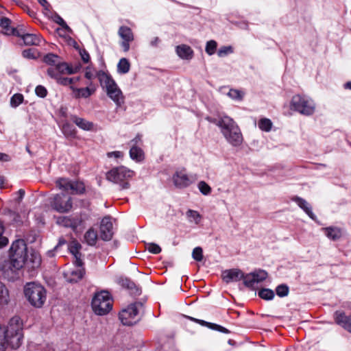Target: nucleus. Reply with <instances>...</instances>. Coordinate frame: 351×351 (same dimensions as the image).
<instances>
[{"label":"nucleus","mask_w":351,"mask_h":351,"mask_svg":"<svg viewBox=\"0 0 351 351\" xmlns=\"http://www.w3.org/2000/svg\"><path fill=\"white\" fill-rule=\"evenodd\" d=\"M52 208L59 213H67L72 208V199L63 193L56 195L51 202Z\"/></svg>","instance_id":"9b49d317"},{"label":"nucleus","mask_w":351,"mask_h":351,"mask_svg":"<svg viewBox=\"0 0 351 351\" xmlns=\"http://www.w3.org/2000/svg\"><path fill=\"white\" fill-rule=\"evenodd\" d=\"M121 285L130 289H132L134 287V284L128 278L121 280Z\"/></svg>","instance_id":"5fc2aeb1"},{"label":"nucleus","mask_w":351,"mask_h":351,"mask_svg":"<svg viewBox=\"0 0 351 351\" xmlns=\"http://www.w3.org/2000/svg\"><path fill=\"white\" fill-rule=\"evenodd\" d=\"M74 265L75 267L74 269L64 273L66 280L71 283L77 282L80 280L85 274L84 269L82 267L83 263L80 265L77 264Z\"/></svg>","instance_id":"6ab92c4d"},{"label":"nucleus","mask_w":351,"mask_h":351,"mask_svg":"<svg viewBox=\"0 0 351 351\" xmlns=\"http://www.w3.org/2000/svg\"><path fill=\"white\" fill-rule=\"evenodd\" d=\"M67 74L66 73H55L52 69L49 71V76L55 79L56 82L63 86H74V84L80 80V77H64L62 75Z\"/></svg>","instance_id":"aec40b11"},{"label":"nucleus","mask_w":351,"mask_h":351,"mask_svg":"<svg viewBox=\"0 0 351 351\" xmlns=\"http://www.w3.org/2000/svg\"><path fill=\"white\" fill-rule=\"evenodd\" d=\"M73 97L75 99H87L91 96L95 91V88L92 86V82L87 84L85 88H77L75 86H71Z\"/></svg>","instance_id":"a211bd4d"},{"label":"nucleus","mask_w":351,"mask_h":351,"mask_svg":"<svg viewBox=\"0 0 351 351\" xmlns=\"http://www.w3.org/2000/svg\"><path fill=\"white\" fill-rule=\"evenodd\" d=\"M267 277V273L263 269H258L254 272L244 274V285L250 288H254L256 285L265 280Z\"/></svg>","instance_id":"2eb2a0df"},{"label":"nucleus","mask_w":351,"mask_h":351,"mask_svg":"<svg viewBox=\"0 0 351 351\" xmlns=\"http://www.w3.org/2000/svg\"><path fill=\"white\" fill-rule=\"evenodd\" d=\"M258 128L265 132H269L272 127V122L267 118L261 119L258 123Z\"/></svg>","instance_id":"4c0bfd02"},{"label":"nucleus","mask_w":351,"mask_h":351,"mask_svg":"<svg viewBox=\"0 0 351 351\" xmlns=\"http://www.w3.org/2000/svg\"><path fill=\"white\" fill-rule=\"evenodd\" d=\"M17 197H16V200L20 202L25 195V191L23 189H20L16 193Z\"/></svg>","instance_id":"e2e57ef3"},{"label":"nucleus","mask_w":351,"mask_h":351,"mask_svg":"<svg viewBox=\"0 0 351 351\" xmlns=\"http://www.w3.org/2000/svg\"><path fill=\"white\" fill-rule=\"evenodd\" d=\"M147 250L154 254H157L161 252L160 247L156 243H149L147 245Z\"/></svg>","instance_id":"3c124183"},{"label":"nucleus","mask_w":351,"mask_h":351,"mask_svg":"<svg viewBox=\"0 0 351 351\" xmlns=\"http://www.w3.org/2000/svg\"><path fill=\"white\" fill-rule=\"evenodd\" d=\"M217 47V43L214 40H210L206 44L205 51L208 55L212 56L216 52Z\"/></svg>","instance_id":"a19ab883"},{"label":"nucleus","mask_w":351,"mask_h":351,"mask_svg":"<svg viewBox=\"0 0 351 351\" xmlns=\"http://www.w3.org/2000/svg\"><path fill=\"white\" fill-rule=\"evenodd\" d=\"M43 61L49 66L47 71L48 75L49 71L51 69H52L55 73H66L67 75H71L77 73L81 69L80 64H77L74 66L69 65L61 61L60 56L52 53L44 56Z\"/></svg>","instance_id":"20e7f679"},{"label":"nucleus","mask_w":351,"mask_h":351,"mask_svg":"<svg viewBox=\"0 0 351 351\" xmlns=\"http://www.w3.org/2000/svg\"><path fill=\"white\" fill-rule=\"evenodd\" d=\"M118 35L121 41L119 45L124 52H128L130 49V43L134 40V35L130 27L122 25L119 28Z\"/></svg>","instance_id":"f8f14e48"},{"label":"nucleus","mask_w":351,"mask_h":351,"mask_svg":"<svg viewBox=\"0 0 351 351\" xmlns=\"http://www.w3.org/2000/svg\"><path fill=\"white\" fill-rule=\"evenodd\" d=\"M123 153L119 151H115V152H112L108 153V156L110 158L114 157L116 158H119L123 157Z\"/></svg>","instance_id":"4d7b16f0"},{"label":"nucleus","mask_w":351,"mask_h":351,"mask_svg":"<svg viewBox=\"0 0 351 351\" xmlns=\"http://www.w3.org/2000/svg\"><path fill=\"white\" fill-rule=\"evenodd\" d=\"M99 71H95V69L92 65H88L85 69L84 76L87 80H92L95 77H97V73Z\"/></svg>","instance_id":"c03bdc74"},{"label":"nucleus","mask_w":351,"mask_h":351,"mask_svg":"<svg viewBox=\"0 0 351 351\" xmlns=\"http://www.w3.org/2000/svg\"><path fill=\"white\" fill-rule=\"evenodd\" d=\"M176 53L180 59L184 60H191L194 56L193 49L185 44L176 46Z\"/></svg>","instance_id":"393cba45"},{"label":"nucleus","mask_w":351,"mask_h":351,"mask_svg":"<svg viewBox=\"0 0 351 351\" xmlns=\"http://www.w3.org/2000/svg\"><path fill=\"white\" fill-rule=\"evenodd\" d=\"M130 157L136 162H141L144 159V152L138 146L132 145L130 149Z\"/></svg>","instance_id":"7c9ffc66"},{"label":"nucleus","mask_w":351,"mask_h":351,"mask_svg":"<svg viewBox=\"0 0 351 351\" xmlns=\"http://www.w3.org/2000/svg\"><path fill=\"white\" fill-rule=\"evenodd\" d=\"M289 291L288 286L284 284L278 285L276 289V294L280 298L287 296Z\"/></svg>","instance_id":"49530a36"},{"label":"nucleus","mask_w":351,"mask_h":351,"mask_svg":"<svg viewBox=\"0 0 351 351\" xmlns=\"http://www.w3.org/2000/svg\"><path fill=\"white\" fill-rule=\"evenodd\" d=\"M112 223L110 217L102 219L100 225V237L104 241H110L112 238Z\"/></svg>","instance_id":"f3484780"},{"label":"nucleus","mask_w":351,"mask_h":351,"mask_svg":"<svg viewBox=\"0 0 351 351\" xmlns=\"http://www.w3.org/2000/svg\"><path fill=\"white\" fill-rule=\"evenodd\" d=\"M66 241H65L64 239H63V238L60 239L58 243L54 248V250L58 252L60 247H62V245H66Z\"/></svg>","instance_id":"052dcab7"},{"label":"nucleus","mask_w":351,"mask_h":351,"mask_svg":"<svg viewBox=\"0 0 351 351\" xmlns=\"http://www.w3.org/2000/svg\"><path fill=\"white\" fill-rule=\"evenodd\" d=\"M5 182V179L3 177H0V189L3 188Z\"/></svg>","instance_id":"338daca9"},{"label":"nucleus","mask_w":351,"mask_h":351,"mask_svg":"<svg viewBox=\"0 0 351 351\" xmlns=\"http://www.w3.org/2000/svg\"><path fill=\"white\" fill-rule=\"evenodd\" d=\"M292 200L295 202L298 206L302 209L306 215L313 220L315 221L317 217L312 211V207L311 204L306 202L304 199L295 196L292 198Z\"/></svg>","instance_id":"a878e982"},{"label":"nucleus","mask_w":351,"mask_h":351,"mask_svg":"<svg viewBox=\"0 0 351 351\" xmlns=\"http://www.w3.org/2000/svg\"><path fill=\"white\" fill-rule=\"evenodd\" d=\"M343 87L346 89L351 90V82H348L343 84Z\"/></svg>","instance_id":"69168bd1"},{"label":"nucleus","mask_w":351,"mask_h":351,"mask_svg":"<svg viewBox=\"0 0 351 351\" xmlns=\"http://www.w3.org/2000/svg\"><path fill=\"white\" fill-rule=\"evenodd\" d=\"M23 101V96L21 94H14L10 99V105L13 108L19 106Z\"/></svg>","instance_id":"a18cd8bd"},{"label":"nucleus","mask_w":351,"mask_h":351,"mask_svg":"<svg viewBox=\"0 0 351 351\" xmlns=\"http://www.w3.org/2000/svg\"><path fill=\"white\" fill-rule=\"evenodd\" d=\"M57 222L62 226L71 228L74 230L81 225L82 220L77 216L60 217L58 219Z\"/></svg>","instance_id":"4be33fe9"},{"label":"nucleus","mask_w":351,"mask_h":351,"mask_svg":"<svg viewBox=\"0 0 351 351\" xmlns=\"http://www.w3.org/2000/svg\"><path fill=\"white\" fill-rule=\"evenodd\" d=\"M59 32V35L60 36H63V37H65L66 36V33H69L67 31H65V30H63V31H58Z\"/></svg>","instance_id":"774afa93"},{"label":"nucleus","mask_w":351,"mask_h":351,"mask_svg":"<svg viewBox=\"0 0 351 351\" xmlns=\"http://www.w3.org/2000/svg\"><path fill=\"white\" fill-rule=\"evenodd\" d=\"M23 56L25 58L35 59L36 58V51L33 49H25L23 51Z\"/></svg>","instance_id":"603ef678"},{"label":"nucleus","mask_w":351,"mask_h":351,"mask_svg":"<svg viewBox=\"0 0 351 351\" xmlns=\"http://www.w3.org/2000/svg\"><path fill=\"white\" fill-rule=\"evenodd\" d=\"M227 95L232 100L235 101H243L245 92L243 90L236 89V88H230L227 93Z\"/></svg>","instance_id":"473e14b6"},{"label":"nucleus","mask_w":351,"mask_h":351,"mask_svg":"<svg viewBox=\"0 0 351 351\" xmlns=\"http://www.w3.org/2000/svg\"><path fill=\"white\" fill-rule=\"evenodd\" d=\"M9 301V293L5 285L0 281V304H6Z\"/></svg>","instance_id":"e433bc0d"},{"label":"nucleus","mask_w":351,"mask_h":351,"mask_svg":"<svg viewBox=\"0 0 351 351\" xmlns=\"http://www.w3.org/2000/svg\"><path fill=\"white\" fill-rule=\"evenodd\" d=\"M62 131L65 135H73V132L71 130V125L68 123L64 124Z\"/></svg>","instance_id":"6e6d98bb"},{"label":"nucleus","mask_w":351,"mask_h":351,"mask_svg":"<svg viewBox=\"0 0 351 351\" xmlns=\"http://www.w3.org/2000/svg\"><path fill=\"white\" fill-rule=\"evenodd\" d=\"M290 109L304 116H311L315 112L316 104L309 96L297 94L291 99Z\"/></svg>","instance_id":"423d86ee"},{"label":"nucleus","mask_w":351,"mask_h":351,"mask_svg":"<svg viewBox=\"0 0 351 351\" xmlns=\"http://www.w3.org/2000/svg\"><path fill=\"white\" fill-rule=\"evenodd\" d=\"M97 76L101 86L105 89L108 97L115 103L117 107H120L124 103V96L112 76L104 71H99Z\"/></svg>","instance_id":"7ed1b4c3"},{"label":"nucleus","mask_w":351,"mask_h":351,"mask_svg":"<svg viewBox=\"0 0 351 351\" xmlns=\"http://www.w3.org/2000/svg\"><path fill=\"white\" fill-rule=\"evenodd\" d=\"M56 183L59 189L69 194H81L85 191V187L82 182L71 181L67 178H59L56 180Z\"/></svg>","instance_id":"9d476101"},{"label":"nucleus","mask_w":351,"mask_h":351,"mask_svg":"<svg viewBox=\"0 0 351 351\" xmlns=\"http://www.w3.org/2000/svg\"><path fill=\"white\" fill-rule=\"evenodd\" d=\"M23 338V327L19 317L10 319L7 326H0V351H5L8 347L18 348Z\"/></svg>","instance_id":"f03ea898"},{"label":"nucleus","mask_w":351,"mask_h":351,"mask_svg":"<svg viewBox=\"0 0 351 351\" xmlns=\"http://www.w3.org/2000/svg\"><path fill=\"white\" fill-rule=\"evenodd\" d=\"M4 228L3 223L0 221V247L5 246L8 243V239L3 235Z\"/></svg>","instance_id":"8fccbe9b"},{"label":"nucleus","mask_w":351,"mask_h":351,"mask_svg":"<svg viewBox=\"0 0 351 351\" xmlns=\"http://www.w3.org/2000/svg\"><path fill=\"white\" fill-rule=\"evenodd\" d=\"M67 248L74 256V264H77L78 265L82 264L83 262L81 258L82 254L80 252V250L81 249L80 243L75 240L72 241L67 245Z\"/></svg>","instance_id":"bb28decb"},{"label":"nucleus","mask_w":351,"mask_h":351,"mask_svg":"<svg viewBox=\"0 0 351 351\" xmlns=\"http://www.w3.org/2000/svg\"><path fill=\"white\" fill-rule=\"evenodd\" d=\"M335 322L344 329L351 332V315L347 316L342 311H336L335 313Z\"/></svg>","instance_id":"b1692460"},{"label":"nucleus","mask_w":351,"mask_h":351,"mask_svg":"<svg viewBox=\"0 0 351 351\" xmlns=\"http://www.w3.org/2000/svg\"><path fill=\"white\" fill-rule=\"evenodd\" d=\"M11 21L7 17L0 18V27L2 28V33L7 36H21V31L17 28L10 26Z\"/></svg>","instance_id":"5701e85b"},{"label":"nucleus","mask_w":351,"mask_h":351,"mask_svg":"<svg viewBox=\"0 0 351 351\" xmlns=\"http://www.w3.org/2000/svg\"><path fill=\"white\" fill-rule=\"evenodd\" d=\"M258 295L263 300H271L274 297V292L269 289H262L258 291Z\"/></svg>","instance_id":"ea45409f"},{"label":"nucleus","mask_w":351,"mask_h":351,"mask_svg":"<svg viewBox=\"0 0 351 351\" xmlns=\"http://www.w3.org/2000/svg\"><path fill=\"white\" fill-rule=\"evenodd\" d=\"M134 176V171L124 166H120L110 170L106 173V178L108 181L118 184L121 189H128L130 186L129 180Z\"/></svg>","instance_id":"0eeeda50"},{"label":"nucleus","mask_w":351,"mask_h":351,"mask_svg":"<svg viewBox=\"0 0 351 351\" xmlns=\"http://www.w3.org/2000/svg\"><path fill=\"white\" fill-rule=\"evenodd\" d=\"M223 136L228 143L234 147H239L243 143V135L238 125L224 133Z\"/></svg>","instance_id":"dca6fc26"},{"label":"nucleus","mask_w":351,"mask_h":351,"mask_svg":"<svg viewBox=\"0 0 351 351\" xmlns=\"http://www.w3.org/2000/svg\"><path fill=\"white\" fill-rule=\"evenodd\" d=\"M160 43V39L158 37H154L150 40L149 45L152 47H158Z\"/></svg>","instance_id":"13d9d810"},{"label":"nucleus","mask_w":351,"mask_h":351,"mask_svg":"<svg viewBox=\"0 0 351 351\" xmlns=\"http://www.w3.org/2000/svg\"><path fill=\"white\" fill-rule=\"evenodd\" d=\"M112 303L108 291H102L95 294L92 300L94 312L99 315L108 313L112 308Z\"/></svg>","instance_id":"6e6552de"},{"label":"nucleus","mask_w":351,"mask_h":351,"mask_svg":"<svg viewBox=\"0 0 351 351\" xmlns=\"http://www.w3.org/2000/svg\"><path fill=\"white\" fill-rule=\"evenodd\" d=\"M322 231L325 235L330 240L337 241L341 238L342 235V231L339 228L330 226L322 228Z\"/></svg>","instance_id":"c756f323"},{"label":"nucleus","mask_w":351,"mask_h":351,"mask_svg":"<svg viewBox=\"0 0 351 351\" xmlns=\"http://www.w3.org/2000/svg\"><path fill=\"white\" fill-rule=\"evenodd\" d=\"M197 188L204 195H208L212 191L211 187L204 181H200L197 184Z\"/></svg>","instance_id":"79ce46f5"},{"label":"nucleus","mask_w":351,"mask_h":351,"mask_svg":"<svg viewBox=\"0 0 351 351\" xmlns=\"http://www.w3.org/2000/svg\"><path fill=\"white\" fill-rule=\"evenodd\" d=\"M186 215L189 221L190 222H194L195 224H198L201 220V215L196 210H189Z\"/></svg>","instance_id":"58836bf2"},{"label":"nucleus","mask_w":351,"mask_h":351,"mask_svg":"<svg viewBox=\"0 0 351 351\" xmlns=\"http://www.w3.org/2000/svg\"><path fill=\"white\" fill-rule=\"evenodd\" d=\"M207 119L217 125L220 128L222 134L237 125L233 119L225 114L219 115L217 119L208 117Z\"/></svg>","instance_id":"4468645a"},{"label":"nucleus","mask_w":351,"mask_h":351,"mask_svg":"<svg viewBox=\"0 0 351 351\" xmlns=\"http://www.w3.org/2000/svg\"><path fill=\"white\" fill-rule=\"evenodd\" d=\"M195 178L192 175H188L185 170L176 171L173 176V182L174 185L179 189H184L190 186Z\"/></svg>","instance_id":"ddd939ff"},{"label":"nucleus","mask_w":351,"mask_h":351,"mask_svg":"<svg viewBox=\"0 0 351 351\" xmlns=\"http://www.w3.org/2000/svg\"><path fill=\"white\" fill-rule=\"evenodd\" d=\"M71 121L80 129L85 131H92L94 128L93 122L88 121L83 118L75 115L71 116Z\"/></svg>","instance_id":"cd10ccee"},{"label":"nucleus","mask_w":351,"mask_h":351,"mask_svg":"<svg viewBox=\"0 0 351 351\" xmlns=\"http://www.w3.org/2000/svg\"><path fill=\"white\" fill-rule=\"evenodd\" d=\"M141 141V136L138 134L134 139H132L130 144V146L132 145H136V146H138V144Z\"/></svg>","instance_id":"bf43d9fd"},{"label":"nucleus","mask_w":351,"mask_h":351,"mask_svg":"<svg viewBox=\"0 0 351 351\" xmlns=\"http://www.w3.org/2000/svg\"><path fill=\"white\" fill-rule=\"evenodd\" d=\"M35 93L38 97L41 98H45L47 95V90L46 88L41 85H38L36 87Z\"/></svg>","instance_id":"09e8293b"},{"label":"nucleus","mask_w":351,"mask_h":351,"mask_svg":"<svg viewBox=\"0 0 351 351\" xmlns=\"http://www.w3.org/2000/svg\"><path fill=\"white\" fill-rule=\"evenodd\" d=\"M10 160H11V158L9 155L4 154V153H0V161L8 162Z\"/></svg>","instance_id":"680f3d73"},{"label":"nucleus","mask_w":351,"mask_h":351,"mask_svg":"<svg viewBox=\"0 0 351 351\" xmlns=\"http://www.w3.org/2000/svg\"><path fill=\"white\" fill-rule=\"evenodd\" d=\"M38 2L44 7L46 10H48L49 7V3L47 1V0H38Z\"/></svg>","instance_id":"0e129e2a"},{"label":"nucleus","mask_w":351,"mask_h":351,"mask_svg":"<svg viewBox=\"0 0 351 351\" xmlns=\"http://www.w3.org/2000/svg\"><path fill=\"white\" fill-rule=\"evenodd\" d=\"M9 261L11 269L18 271L23 267L34 270L40 265V255L34 250L29 251L23 239L14 241L9 251Z\"/></svg>","instance_id":"f257e3e1"},{"label":"nucleus","mask_w":351,"mask_h":351,"mask_svg":"<svg viewBox=\"0 0 351 351\" xmlns=\"http://www.w3.org/2000/svg\"><path fill=\"white\" fill-rule=\"evenodd\" d=\"M80 54L82 60H83V62L84 63H88L89 62L90 56L86 50H84V49L80 50Z\"/></svg>","instance_id":"864d4df0"},{"label":"nucleus","mask_w":351,"mask_h":351,"mask_svg":"<svg viewBox=\"0 0 351 351\" xmlns=\"http://www.w3.org/2000/svg\"><path fill=\"white\" fill-rule=\"evenodd\" d=\"M21 38L26 45H39L42 42V38L39 34H22L21 32Z\"/></svg>","instance_id":"c85d7f7f"},{"label":"nucleus","mask_w":351,"mask_h":351,"mask_svg":"<svg viewBox=\"0 0 351 351\" xmlns=\"http://www.w3.org/2000/svg\"><path fill=\"white\" fill-rule=\"evenodd\" d=\"M234 49L232 46H222L217 51V56L219 58H224L230 54L233 53Z\"/></svg>","instance_id":"37998d69"},{"label":"nucleus","mask_w":351,"mask_h":351,"mask_svg":"<svg viewBox=\"0 0 351 351\" xmlns=\"http://www.w3.org/2000/svg\"><path fill=\"white\" fill-rule=\"evenodd\" d=\"M53 21L60 25L61 26V28L57 29V31H67L69 33H72L73 31L69 27V25L66 24V23L64 21V20L58 14H55L53 16Z\"/></svg>","instance_id":"f704fd0d"},{"label":"nucleus","mask_w":351,"mask_h":351,"mask_svg":"<svg viewBox=\"0 0 351 351\" xmlns=\"http://www.w3.org/2000/svg\"><path fill=\"white\" fill-rule=\"evenodd\" d=\"M221 278L226 283L244 280V274L239 269H226L222 271Z\"/></svg>","instance_id":"412c9836"},{"label":"nucleus","mask_w":351,"mask_h":351,"mask_svg":"<svg viewBox=\"0 0 351 351\" xmlns=\"http://www.w3.org/2000/svg\"><path fill=\"white\" fill-rule=\"evenodd\" d=\"M130 69V63L125 58L119 60L117 64V73L119 74H126Z\"/></svg>","instance_id":"72a5a7b5"},{"label":"nucleus","mask_w":351,"mask_h":351,"mask_svg":"<svg viewBox=\"0 0 351 351\" xmlns=\"http://www.w3.org/2000/svg\"><path fill=\"white\" fill-rule=\"evenodd\" d=\"M189 318L195 322L199 323L202 326H208L209 328H210L213 330H218L221 332H223V333H229L230 332V331L227 328H226L221 326H219V325H217L215 324H211V323L207 322L204 320L197 319L190 317Z\"/></svg>","instance_id":"2f4dec72"},{"label":"nucleus","mask_w":351,"mask_h":351,"mask_svg":"<svg viewBox=\"0 0 351 351\" xmlns=\"http://www.w3.org/2000/svg\"><path fill=\"white\" fill-rule=\"evenodd\" d=\"M24 295L30 304L40 308L47 299V292L44 287L36 282H28L24 287Z\"/></svg>","instance_id":"39448f33"},{"label":"nucleus","mask_w":351,"mask_h":351,"mask_svg":"<svg viewBox=\"0 0 351 351\" xmlns=\"http://www.w3.org/2000/svg\"><path fill=\"white\" fill-rule=\"evenodd\" d=\"M142 308L143 304L141 302H135L123 309L119 313V319L121 323L126 326L136 324L140 319L138 313Z\"/></svg>","instance_id":"1a4fd4ad"},{"label":"nucleus","mask_w":351,"mask_h":351,"mask_svg":"<svg viewBox=\"0 0 351 351\" xmlns=\"http://www.w3.org/2000/svg\"><path fill=\"white\" fill-rule=\"evenodd\" d=\"M192 257L196 261H201L203 259V251L202 247H195L192 252Z\"/></svg>","instance_id":"de8ad7c7"},{"label":"nucleus","mask_w":351,"mask_h":351,"mask_svg":"<svg viewBox=\"0 0 351 351\" xmlns=\"http://www.w3.org/2000/svg\"><path fill=\"white\" fill-rule=\"evenodd\" d=\"M84 240L89 245H95L97 240V233L93 228L89 229L84 234Z\"/></svg>","instance_id":"c9c22d12"}]
</instances>
